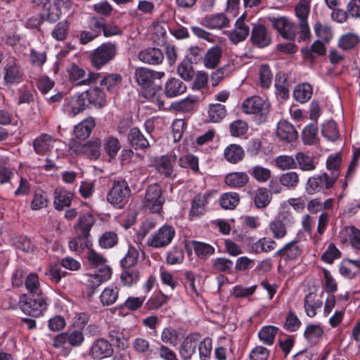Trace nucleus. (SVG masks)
I'll return each instance as SVG.
<instances>
[{
	"label": "nucleus",
	"mask_w": 360,
	"mask_h": 360,
	"mask_svg": "<svg viewBox=\"0 0 360 360\" xmlns=\"http://www.w3.org/2000/svg\"><path fill=\"white\" fill-rule=\"evenodd\" d=\"M95 127V120L93 117H89L75 127L74 134L77 139L84 140L88 138Z\"/></svg>",
	"instance_id": "obj_35"
},
{
	"label": "nucleus",
	"mask_w": 360,
	"mask_h": 360,
	"mask_svg": "<svg viewBox=\"0 0 360 360\" xmlns=\"http://www.w3.org/2000/svg\"><path fill=\"white\" fill-rule=\"evenodd\" d=\"M192 246L196 256L202 260L207 259L215 252V249L212 245L204 242L193 240Z\"/></svg>",
	"instance_id": "obj_40"
},
{
	"label": "nucleus",
	"mask_w": 360,
	"mask_h": 360,
	"mask_svg": "<svg viewBox=\"0 0 360 360\" xmlns=\"http://www.w3.org/2000/svg\"><path fill=\"white\" fill-rule=\"evenodd\" d=\"M117 53V46L115 43L104 42L91 52L89 60L92 67L98 70L110 63Z\"/></svg>",
	"instance_id": "obj_3"
},
{
	"label": "nucleus",
	"mask_w": 360,
	"mask_h": 360,
	"mask_svg": "<svg viewBox=\"0 0 360 360\" xmlns=\"http://www.w3.org/2000/svg\"><path fill=\"white\" fill-rule=\"evenodd\" d=\"M276 245V243L270 238H262L251 246V250L255 253L262 252H268L273 250Z\"/></svg>",
	"instance_id": "obj_53"
},
{
	"label": "nucleus",
	"mask_w": 360,
	"mask_h": 360,
	"mask_svg": "<svg viewBox=\"0 0 360 360\" xmlns=\"http://www.w3.org/2000/svg\"><path fill=\"white\" fill-rule=\"evenodd\" d=\"M132 195L128 181L122 176L115 177L106 195V200L115 209H123Z\"/></svg>",
	"instance_id": "obj_1"
},
{
	"label": "nucleus",
	"mask_w": 360,
	"mask_h": 360,
	"mask_svg": "<svg viewBox=\"0 0 360 360\" xmlns=\"http://www.w3.org/2000/svg\"><path fill=\"white\" fill-rule=\"evenodd\" d=\"M113 352V348L108 340L98 338L93 342L89 353L93 359H102L112 356Z\"/></svg>",
	"instance_id": "obj_15"
},
{
	"label": "nucleus",
	"mask_w": 360,
	"mask_h": 360,
	"mask_svg": "<svg viewBox=\"0 0 360 360\" xmlns=\"http://www.w3.org/2000/svg\"><path fill=\"white\" fill-rule=\"evenodd\" d=\"M271 108L268 101L259 96H252L246 98L242 103L243 111L246 114H254L259 123L266 122Z\"/></svg>",
	"instance_id": "obj_4"
},
{
	"label": "nucleus",
	"mask_w": 360,
	"mask_h": 360,
	"mask_svg": "<svg viewBox=\"0 0 360 360\" xmlns=\"http://www.w3.org/2000/svg\"><path fill=\"white\" fill-rule=\"evenodd\" d=\"M285 261L288 262L297 259L302 254V250L298 245L297 240H292L285 245Z\"/></svg>",
	"instance_id": "obj_63"
},
{
	"label": "nucleus",
	"mask_w": 360,
	"mask_h": 360,
	"mask_svg": "<svg viewBox=\"0 0 360 360\" xmlns=\"http://www.w3.org/2000/svg\"><path fill=\"white\" fill-rule=\"evenodd\" d=\"M202 24L210 29H221L229 26V20L224 13L207 15L202 18Z\"/></svg>",
	"instance_id": "obj_29"
},
{
	"label": "nucleus",
	"mask_w": 360,
	"mask_h": 360,
	"mask_svg": "<svg viewBox=\"0 0 360 360\" xmlns=\"http://www.w3.org/2000/svg\"><path fill=\"white\" fill-rule=\"evenodd\" d=\"M341 165V157L340 154L331 155L326 160V168L330 172L329 176L335 177V181L339 178L340 168Z\"/></svg>",
	"instance_id": "obj_54"
},
{
	"label": "nucleus",
	"mask_w": 360,
	"mask_h": 360,
	"mask_svg": "<svg viewBox=\"0 0 360 360\" xmlns=\"http://www.w3.org/2000/svg\"><path fill=\"white\" fill-rule=\"evenodd\" d=\"M139 257V252L132 245H129L125 256L120 260L122 269L136 267Z\"/></svg>",
	"instance_id": "obj_48"
},
{
	"label": "nucleus",
	"mask_w": 360,
	"mask_h": 360,
	"mask_svg": "<svg viewBox=\"0 0 360 360\" xmlns=\"http://www.w3.org/2000/svg\"><path fill=\"white\" fill-rule=\"evenodd\" d=\"M250 41L253 47L264 49L272 44L271 31L263 24L252 23Z\"/></svg>",
	"instance_id": "obj_7"
},
{
	"label": "nucleus",
	"mask_w": 360,
	"mask_h": 360,
	"mask_svg": "<svg viewBox=\"0 0 360 360\" xmlns=\"http://www.w3.org/2000/svg\"><path fill=\"white\" fill-rule=\"evenodd\" d=\"M318 134V127L316 124H309L306 126L302 131V138L305 145H312L315 143Z\"/></svg>",
	"instance_id": "obj_62"
},
{
	"label": "nucleus",
	"mask_w": 360,
	"mask_h": 360,
	"mask_svg": "<svg viewBox=\"0 0 360 360\" xmlns=\"http://www.w3.org/2000/svg\"><path fill=\"white\" fill-rule=\"evenodd\" d=\"M339 271L341 275L349 279H360V259H345L340 265Z\"/></svg>",
	"instance_id": "obj_25"
},
{
	"label": "nucleus",
	"mask_w": 360,
	"mask_h": 360,
	"mask_svg": "<svg viewBox=\"0 0 360 360\" xmlns=\"http://www.w3.org/2000/svg\"><path fill=\"white\" fill-rule=\"evenodd\" d=\"M297 167L302 171H313L316 167L313 156H309L304 153L299 152L296 154Z\"/></svg>",
	"instance_id": "obj_49"
},
{
	"label": "nucleus",
	"mask_w": 360,
	"mask_h": 360,
	"mask_svg": "<svg viewBox=\"0 0 360 360\" xmlns=\"http://www.w3.org/2000/svg\"><path fill=\"white\" fill-rule=\"evenodd\" d=\"M279 330V328L276 326H265L259 330L258 338L264 344L270 346L274 343L275 338Z\"/></svg>",
	"instance_id": "obj_43"
},
{
	"label": "nucleus",
	"mask_w": 360,
	"mask_h": 360,
	"mask_svg": "<svg viewBox=\"0 0 360 360\" xmlns=\"http://www.w3.org/2000/svg\"><path fill=\"white\" fill-rule=\"evenodd\" d=\"M227 115L226 108L221 103H212L209 105L207 117L209 122L219 123L223 120Z\"/></svg>",
	"instance_id": "obj_37"
},
{
	"label": "nucleus",
	"mask_w": 360,
	"mask_h": 360,
	"mask_svg": "<svg viewBox=\"0 0 360 360\" xmlns=\"http://www.w3.org/2000/svg\"><path fill=\"white\" fill-rule=\"evenodd\" d=\"M301 324V321L298 319L295 312L292 310H289L285 318L283 328L288 332H295L300 328Z\"/></svg>",
	"instance_id": "obj_64"
},
{
	"label": "nucleus",
	"mask_w": 360,
	"mask_h": 360,
	"mask_svg": "<svg viewBox=\"0 0 360 360\" xmlns=\"http://www.w3.org/2000/svg\"><path fill=\"white\" fill-rule=\"evenodd\" d=\"M122 269L120 280L124 285L131 287L139 281L140 271L136 267Z\"/></svg>",
	"instance_id": "obj_44"
},
{
	"label": "nucleus",
	"mask_w": 360,
	"mask_h": 360,
	"mask_svg": "<svg viewBox=\"0 0 360 360\" xmlns=\"http://www.w3.org/2000/svg\"><path fill=\"white\" fill-rule=\"evenodd\" d=\"M359 41V37L356 34L347 33L340 38L338 46L344 51H347L354 48Z\"/></svg>",
	"instance_id": "obj_59"
},
{
	"label": "nucleus",
	"mask_w": 360,
	"mask_h": 360,
	"mask_svg": "<svg viewBox=\"0 0 360 360\" xmlns=\"http://www.w3.org/2000/svg\"><path fill=\"white\" fill-rule=\"evenodd\" d=\"M95 222V217L90 213L80 216L75 225V230L76 234H78V238H88L90 236V231Z\"/></svg>",
	"instance_id": "obj_20"
},
{
	"label": "nucleus",
	"mask_w": 360,
	"mask_h": 360,
	"mask_svg": "<svg viewBox=\"0 0 360 360\" xmlns=\"http://www.w3.org/2000/svg\"><path fill=\"white\" fill-rule=\"evenodd\" d=\"M176 162V155L174 154H167L156 158L154 160L153 165L156 171L166 178H169L174 172V165Z\"/></svg>",
	"instance_id": "obj_12"
},
{
	"label": "nucleus",
	"mask_w": 360,
	"mask_h": 360,
	"mask_svg": "<svg viewBox=\"0 0 360 360\" xmlns=\"http://www.w3.org/2000/svg\"><path fill=\"white\" fill-rule=\"evenodd\" d=\"M127 141L130 146L136 150H145L150 146L148 139L136 127L130 129L127 135Z\"/></svg>",
	"instance_id": "obj_24"
},
{
	"label": "nucleus",
	"mask_w": 360,
	"mask_h": 360,
	"mask_svg": "<svg viewBox=\"0 0 360 360\" xmlns=\"http://www.w3.org/2000/svg\"><path fill=\"white\" fill-rule=\"evenodd\" d=\"M138 58L144 63L157 65L163 62L164 53L159 48L148 47L139 53Z\"/></svg>",
	"instance_id": "obj_19"
},
{
	"label": "nucleus",
	"mask_w": 360,
	"mask_h": 360,
	"mask_svg": "<svg viewBox=\"0 0 360 360\" xmlns=\"http://www.w3.org/2000/svg\"><path fill=\"white\" fill-rule=\"evenodd\" d=\"M186 84L176 77L169 78L162 88V94L167 98H174L183 94L186 91Z\"/></svg>",
	"instance_id": "obj_21"
},
{
	"label": "nucleus",
	"mask_w": 360,
	"mask_h": 360,
	"mask_svg": "<svg viewBox=\"0 0 360 360\" xmlns=\"http://www.w3.org/2000/svg\"><path fill=\"white\" fill-rule=\"evenodd\" d=\"M22 81L20 66L13 60L8 61L4 67L3 84L10 88Z\"/></svg>",
	"instance_id": "obj_11"
},
{
	"label": "nucleus",
	"mask_w": 360,
	"mask_h": 360,
	"mask_svg": "<svg viewBox=\"0 0 360 360\" xmlns=\"http://www.w3.org/2000/svg\"><path fill=\"white\" fill-rule=\"evenodd\" d=\"M220 205L225 210H233L240 202V196L236 192H229L221 195Z\"/></svg>",
	"instance_id": "obj_56"
},
{
	"label": "nucleus",
	"mask_w": 360,
	"mask_h": 360,
	"mask_svg": "<svg viewBox=\"0 0 360 360\" xmlns=\"http://www.w3.org/2000/svg\"><path fill=\"white\" fill-rule=\"evenodd\" d=\"M313 94L312 86L309 83H302L297 85L293 91V98L301 103L308 101Z\"/></svg>",
	"instance_id": "obj_42"
},
{
	"label": "nucleus",
	"mask_w": 360,
	"mask_h": 360,
	"mask_svg": "<svg viewBox=\"0 0 360 360\" xmlns=\"http://www.w3.org/2000/svg\"><path fill=\"white\" fill-rule=\"evenodd\" d=\"M207 204V198L205 195L198 194L194 196L191 202V208L188 218L193 221L201 217L205 213V207Z\"/></svg>",
	"instance_id": "obj_22"
},
{
	"label": "nucleus",
	"mask_w": 360,
	"mask_h": 360,
	"mask_svg": "<svg viewBox=\"0 0 360 360\" xmlns=\"http://www.w3.org/2000/svg\"><path fill=\"white\" fill-rule=\"evenodd\" d=\"M66 103L69 108V115L72 117L84 112L89 107L86 96L84 91L67 98Z\"/></svg>",
	"instance_id": "obj_17"
},
{
	"label": "nucleus",
	"mask_w": 360,
	"mask_h": 360,
	"mask_svg": "<svg viewBox=\"0 0 360 360\" xmlns=\"http://www.w3.org/2000/svg\"><path fill=\"white\" fill-rule=\"evenodd\" d=\"M118 295L119 288L117 286L110 285L103 290L99 298L103 306H110L116 302Z\"/></svg>",
	"instance_id": "obj_51"
},
{
	"label": "nucleus",
	"mask_w": 360,
	"mask_h": 360,
	"mask_svg": "<svg viewBox=\"0 0 360 360\" xmlns=\"http://www.w3.org/2000/svg\"><path fill=\"white\" fill-rule=\"evenodd\" d=\"M67 73L69 77V80L76 86H82L84 84L85 77L86 72L85 70L79 65L72 63L67 68Z\"/></svg>",
	"instance_id": "obj_38"
},
{
	"label": "nucleus",
	"mask_w": 360,
	"mask_h": 360,
	"mask_svg": "<svg viewBox=\"0 0 360 360\" xmlns=\"http://www.w3.org/2000/svg\"><path fill=\"white\" fill-rule=\"evenodd\" d=\"M176 235L175 229L172 225L165 224L148 239L150 247L161 248L168 246Z\"/></svg>",
	"instance_id": "obj_8"
},
{
	"label": "nucleus",
	"mask_w": 360,
	"mask_h": 360,
	"mask_svg": "<svg viewBox=\"0 0 360 360\" xmlns=\"http://www.w3.org/2000/svg\"><path fill=\"white\" fill-rule=\"evenodd\" d=\"M212 268L217 272L232 274L233 262L225 257H217L213 260Z\"/></svg>",
	"instance_id": "obj_52"
},
{
	"label": "nucleus",
	"mask_w": 360,
	"mask_h": 360,
	"mask_svg": "<svg viewBox=\"0 0 360 360\" xmlns=\"http://www.w3.org/2000/svg\"><path fill=\"white\" fill-rule=\"evenodd\" d=\"M104 19L103 17L96 15L90 16L87 21V30H82L78 36L79 43L86 45L100 36L103 33L104 25Z\"/></svg>",
	"instance_id": "obj_6"
},
{
	"label": "nucleus",
	"mask_w": 360,
	"mask_h": 360,
	"mask_svg": "<svg viewBox=\"0 0 360 360\" xmlns=\"http://www.w3.org/2000/svg\"><path fill=\"white\" fill-rule=\"evenodd\" d=\"M49 203V199L47 192L41 188H38L33 193L30 208L32 210H39L42 208L47 207Z\"/></svg>",
	"instance_id": "obj_41"
},
{
	"label": "nucleus",
	"mask_w": 360,
	"mask_h": 360,
	"mask_svg": "<svg viewBox=\"0 0 360 360\" xmlns=\"http://www.w3.org/2000/svg\"><path fill=\"white\" fill-rule=\"evenodd\" d=\"M162 193V188L156 184L150 185L146 189V201L153 213H158L162 208L165 199Z\"/></svg>",
	"instance_id": "obj_10"
},
{
	"label": "nucleus",
	"mask_w": 360,
	"mask_h": 360,
	"mask_svg": "<svg viewBox=\"0 0 360 360\" xmlns=\"http://www.w3.org/2000/svg\"><path fill=\"white\" fill-rule=\"evenodd\" d=\"M198 347L200 360H209L211 358L212 340L210 337H206L198 342Z\"/></svg>",
	"instance_id": "obj_61"
},
{
	"label": "nucleus",
	"mask_w": 360,
	"mask_h": 360,
	"mask_svg": "<svg viewBox=\"0 0 360 360\" xmlns=\"http://www.w3.org/2000/svg\"><path fill=\"white\" fill-rule=\"evenodd\" d=\"M276 135L281 141L286 143H291L298 137V133L294 126L286 120L278 122Z\"/></svg>",
	"instance_id": "obj_23"
},
{
	"label": "nucleus",
	"mask_w": 360,
	"mask_h": 360,
	"mask_svg": "<svg viewBox=\"0 0 360 360\" xmlns=\"http://www.w3.org/2000/svg\"><path fill=\"white\" fill-rule=\"evenodd\" d=\"M259 86L263 89H269L272 83L273 74L270 66L268 64H263L260 66L259 72Z\"/></svg>",
	"instance_id": "obj_60"
},
{
	"label": "nucleus",
	"mask_w": 360,
	"mask_h": 360,
	"mask_svg": "<svg viewBox=\"0 0 360 360\" xmlns=\"http://www.w3.org/2000/svg\"><path fill=\"white\" fill-rule=\"evenodd\" d=\"M222 56V51L219 46L216 45L211 47L206 52L203 58V63L207 68L214 69L219 63Z\"/></svg>",
	"instance_id": "obj_32"
},
{
	"label": "nucleus",
	"mask_w": 360,
	"mask_h": 360,
	"mask_svg": "<svg viewBox=\"0 0 360 360\" xmlns=\"http://www.w3.org/2000/svg\"><path fill=\"white\" fill-rule=\"evenodd\" d=\"M165 75H158L155 79H151L148 86L145 89H142V96L152 101H157L160 105H162L164 102L160 100V95L162 93V78Z\"/></svg>",
	"instance_id": "obj_13"
},
{
	"label": "nucleus",
	"mask_w": 360,
	"mask_h": 360,
	"mask_svg": "<svg viewBox=\"0 0 360 360\" xmlns=\"http://www.w3.org/2000/svg\"><path fill=\"white\" fill-rule=\"evenodd\" d=\"M335 182V177H330L328 173L323 172L309 177L305 185V191L309 195L317 193L326 194L327 191L332 188Z\"/></svg>",
	"instance_id": "obj_5"
},
{
	"label": "nucleus",
	"mask_w": 360,
	"mask_h": 360,
	"mask_svg": "<svg viewBox=\"0 0 360 360\" xmlns=\"http://www.w3.org/2000/svg\"><path fill=\"white\" fill-rule=\"evenodd\" d=\"M86 96L89 106L91 105L96 109H102L107 104L106 95L98 86L90 87L84 91Z\"/></svg>",
	"instance_id": "obj_18"
},
{
	"label": "nucleus",
	"mask_w": 360,
	"mask_h": 360,
	"mask_svg": "<svg viewBox=\"0 0 360 360\" xmlns=\"http://www.w3.org/2000/svg\"><path fill=\"white\" fill-rule=\"evenodd\" d=\"M19 304L24 313L35 317L42 315L44 311L47 308L46 299L42 292L22 295L20 297Z\"/></svg>",
	"instance_id": "obj_2"
},
{
	"label": "nucleus",
	"mask_w": 360,
	"mask_h": 360,
	"mask_svg": "<svg viewBox=\"0 0 360 360\" xmlns=\"http://www.w3.org/2000/svg\"><path fill=\"white\" fill-rule=\"evenodd\" d=\"M72 193L67 190L54 191V207L57 210H62L65 207H69L71 204Z\"/></svg>",
	"instance_id": "obj_39"
},
{
	"label": "nucleus",
	"mask_w": 360,
	"mask_h": 360,
	"mask_svg": "<svg viewBox=\"0 0 360 360\" xmlns=\"http://www.w3.org/2000/svg\"><path fill=\"white\" fill-rule=\"evenodd\" d=\"M101 140L98 138H94L88 141L79 148V151L87 158L91 160H98L101 155Z\"/></svg>",
	"instance_id": "obj_27"
},
{
	"label": "nucleus",
	"mask_w": 360,
	"mask_h": 360,
	"mask_svg": "<svg viewBox=\"0 0 360 360\" xmlns=\"http://www.w3.org/2000/svg\"><path fill=\"white\" fill-rule=\"evenodd\" d=\"M324 335L323 328L319 324H309L304 331V338L311 345H316Z\"/></svg>",
	"instance_id": "obj_33"
},
{
	"label": "nucleus",
	"mask_w": 360,
	"mask_h": 360,
	"mask_svg": "<svg viewBox=\"0 0 360 360\" xmlns=\"http://www.w3.org/2000/svg\"><path fill=\"white\" fill-rule=\"evenodd\" d=\"M250 177L245 172H232L224 177V183L232 188H240L247 186Z\"/></svg>",
	"instance_id": "obj_28"
},
{
	"label": "nucleus",
	"mask_w": 360,
	"mask_h": 360,
	"mask_svg": "<svg viewBox=\"0 0 360 360\" xmlns=\"http://www.w3.org/2000/svg\"><path fill=\"white\" fill-rule=\"evenodd\" d=\"M201 335L199 333L188 334L181 344L179 354L183 360H188L195 353Z\"/></svg>",
	"instance_id": "obj_14"
},
{
	"label": "nucleus",
	"mask_w": 360,
	"mask_h": 360,
	"mask_svg": "<svg viewBox=\"0 0 360 360\" xmlns=\"http://www.w3.org/2000/svg\"><path fill=\"white\" fill-rule=\"evenodd\" d=\"M273 27L278 31L280 35L289 41H295L296 36V25L286 17L269 18Z\"/></svg>",
	"instance_id": "obj_9"
},
{
	"label": "nucleus",
	"mask_w": 360,
	"mask_h": 360,
	"mask_svg": "<svg viewBox=\"0 0 360 360\" xmlns=\"http://www.w3.org/2000/svg\"><path fill=\"white\" fill-rule=\"evenodd\" d=\"M122 77L120 74L112 73L104 76L100 81L101 86L105 87L110 92H114L122 83Z\"/></svg>",
	"instance_id": "obj_50"
},
{
	"label": "nucleus",
	"mask_w": 360,
	"mask_h": 360,
	"mask_svg": "<svg viewBox=\"0 0 360 360\" xmlns=\"http://www.w3.org/2000/svg\"><path fill=\"white\" fill-rule=\"evenodd\" d=\"M52 137L47 134H41L33 140L34 151L39 155H45L51 150Z\"/></svg>",
	"instance_id": "obj_34"
},
{
	"label": "nucleus",
	"mask_w": 360,
	"mask_h": 360,
	"mask_svg": "<svg viewBox=\"0 0 360 360\" xmlns=\"http://www.w3.org/2000/svg\"><path fill=\"white\" fill-rule=\"evenodd\" d=\"M224 159L231 164H238L245 158V150L238 144L231 143L224 150Z\"/></svg>",
	"instance_id": "obj_30"
},
{
	"label": "nucleus",
	"mask_w": 360,
	"mask_h": 360,
	"mask_svg": "<svg viewBox=\"0 0 360 360\" xmlns=\"http://www.w3.org/2000/svg\"><path fill=\"white\" fill-rule=\"evenodd\" d=\"M322 135L328 141H335L340 136L337 124L333 120L326 122L321 129Z\"/></svg>",
	"instance_id": "obj_57"
},
{
	"label": "nucleus",
	"mask_w": 360,
	"mask_h": 360,
	"mask_svg": "<svg viewBox=\"0 0 360 360\" xmlns=\"http://www.w3.org/2000/svg\"><path fill=\"white\" fill-rule=\"evenodd\" d=\"M250 34V28L245 23V18L243 15L238 18L235 23V29L229 34V39L237 44L245 40Z\"/></svg>",
	"instance_id": "obj_26"
},
{
	"label": "nucleus",
	"mask_w": 360,
	"mask_h": 360,
	"mask_svg": "<svg viewBox=\"0 0 360 360\" xmlns=\"http://www.w3.org/2000/svg\"><path fill=\"white\" fill-rule=\"evenodd\" d=\"M177 73L184 81H191L195 76L193 63L188 58H184L177 66Z\"/></svg>",
	"instance_id": "obj_47"
},
{
	"label": "nucleus",
	"mask_w": 360,
	"mask_h": 360,
	"mask_svg": "<svg viewBox=\"0 0 360 360\" xmlns=\"http://www.w3.org/2000/svg\"><path fill=\"white\" fill-rule=\"evenodd\" d=\"M285 219V217L284 214H280L269 224V227L273 233L274 237L276 239L283 238L287 233L285 224L283 221Z\"/></svg>",
	"instance_id": "obj_46"
},
{
	"label": "nucleus",
	"mask_w": 360,
	"mask_h": 360,
	"mask_svg": "<svg viewBox=\"0 0 360 360\" xmlns=\"http://www.w3.org/2000/svg\"><path fill=\"white\" fill-rule=\"evenodd\" d=\"M169 297L162 292H159L150 297L145 303L144 309L147 311L155 310L160 309L169 300Z\"/></svg>",
	"instance_id": "obj_55"
},
{
	"label": "nucleus",
	"mask_w": 360,
	"mask_h": 360,
	"mask_svg": "<svg viewBox=\"0 0 360 360\" xmlns=\"http://www.w3.org/2000/svg\"><path fill=\"white\" fill-rule=\"evenodd\" d=\"M323 301L317 298L314 292H309L304 299V308L307 315L313 318L316 315V311L322 307Z\"/></svg>",
	"instance_id": "obj_31"
},
{
	"label": "nucleus",
	"mask_w": 360,
	"mask_h": 360,
	"mask_svg": "<svg viewBox=\"0 0 360 360\" xmlns=\"http://www.w3.org/2000/svg\"><path fill=\"white\" fill-rule=\"evenodd\" d=\"M108 338L109 339L111 347H115L122 350H124L129 346V339L119 329L110 330L108 332Z\"/></svg>",
	"instance_id": "obj_36"
},
{
	"label": "nucleus",
	"mask_w": 360,
	"mask_h": 360,
	"mask_svg": "<svg viewBox=\"0 0 360 360\" xmlns=\"http://www.w3.org/2000/svg\"><path fill=\"white\" fill-rule=\"evenodd\" d=\"M310 3L307 0H300L295 7V15L300 22H308Z\"/></svg>",
	"instance_id": "obj_58"
},
{
	"label": "nucleus",
	"mask_w": 360,
	"mask_h": 360,
	"mask_svg": "<svg viewBox=\"0 0 360 360\" xmlns=\"http://www.w3.org/2000/svg\"><path fill=\"white\" fill-rule=\"evenodd\" d=\"M271 200V193L266 188H259L254 197V203L257 208L263 209L268 206Z\"/></svg>",
	"instance_id": "obj_45"
},
{
	"label": "nucleus",
	"mask_w": 360,
	"mask_h": 360,
	"mask_svg": "<svg viewBox=\"0 0 360 360\" xmlns=\"http://www.w3.org/2000/svg\"><path fill=\"white\" fill-rule=\"evenodd\" d=\"M158 75H165V73L143 67H139L135 70L134 79L136 84L140 88L141 94H142V89H145L146 86H148L151 79H155Z\"/></svg>",
	"instance_id": "obj_16"
}]
</instances>
